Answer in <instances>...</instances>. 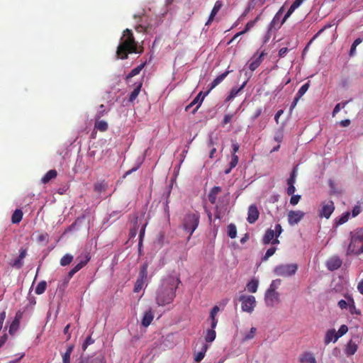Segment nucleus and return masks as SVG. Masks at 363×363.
<instances>
[{
    "label": "nucleus",
    "instance_id": "1",
    "mask_svg": "<svg viewBox=\"0 0 363 363\" xmlns=\"http://www.w3.org/2000/svg\"><path fill=\"white\" fill-rule=\"evenodd\" d=\"M179 277L169 276L164 279L156 291L155 301L159 306H164L173 302L176 290L180 284Z\"/></svg>",
    "mask_w": 363,
    "mask_h": 363
},
{
    "label": "nucleus",
    "instance_id": "2",
    "mask_svg": "<svg viewBox=\"0 0 363 363\" xmlns=\"http://www.w3.org/2000/svg\"><path fill=\"white\" fill-rule=\"evenodd\" d=\"M143 45H138V42L135 40L133 31L128 28L124 30L117 48V57L125 60L128 58V54H141L143 52Z\"/></svg>",
    "mask_w": 363,
    "mask_h": 363
},
{
    "label": "nucleus",
    "instance_id": "3",
    "mask_svg": "<svg viewBox=\"0 0 363 363\" xmlns=\"http://www.w3.org/2000/svg\"><path fill=\"white\" fill-rule=\"evenodd\" d=\"M200 220V215L198 212L186 213L183 219L182 225L185 231L189 233L188 240L199 226Z\"/></svg>",
    "mask_w": 363,
    "mask_h": 363
},
{
    "label": "nucleus",
    "instance_id": "4",
    "mask_svg": "<svg viewBox=\"0 0 363 363\" xmlns=\"http://www.w3.org/2000/svg\"><path fill=\"white\" fill-rule=\"evenodd\" d=\"M350 242L347 250V255H355L357 252L355 243L363 241V228H357L350 234Z\"/></svg>",
    "mask_w": 363,
    "mask_h": 363
},
{
    "label": "nucleus",
    "instance_id": "5",
    "mask_svg": "<svg viewBox=\"0 0 363 363\" xmlns=\"http://www.w3.org/2000/svg\"><path fill=\"white\" fill-rule=\"evenodd\" d=\"M297 269L296 264H280L274 268V272L277 276L288 277L295 274Z\"/></svg>",
    "mask_w": 363,
    "mask_h": 363
},
{
    "label": "nucleus",
    "instance_id": "6",
    "mask_svg": "<svg viewBox=\"0 0 363 363\" xmlns=\"http://www.w3.org/2000/svg\"><path fill=\"white\" fill-rule=\"evenodd\" d=\"M239 300L242 303V310L243 311L251 313L254 311V308L256 306V300L255 296L251 295H242L240 296Z\"/></svg>",
    "mask_w": 363,
    "mask_h": 363
},
{
    "label": "nucleus",
    "instance_id": "7",
    "mask_svg": "<svg viewBox=\"0 0 363 363\" xmlns=\"http://www.w3.org/2000/svg\"><path fill=\"white\" fill-rule=\"evenodd\" d=\"M264 301L267 306L274 307L281 302L279 293L267 290L264 294Z\"/></svg>",
    "mask_w": 363,
    "mask_h": 363
},
{
    "label": "nucleus",
    "instance_id": "8",
    "mask_svg": "<svg viewBox=\"0 0 363 363\" xmlns=\"http://www.w3.org/2000/svg\"><path fill=\"white\" fill-rule=\"evenodd\" d=\"M335 210L333 201H324L321 203V208L319 210L318 216L321 218H329Z\"/></svg>",
    "mask_w": 363,
    "mask_h": 363
},
{
    "label": "nucleus",
    "instance_id": "9",
    "mask_svg": "<svg viewBox=\"0 0 363 363\" xmlns=\"http://www.w3.org/2000/svg\"><path fill=\"white\" fill-rule=\"evenodd\" d=\"M106 113V110H103V111H98L95 115L94 128L101 132L107 130L108 128L107 122L99 120Z\"/></svg>",
    "mask_w": 363,
    "mask_h": 363
},
{
    "label": "nucleus",
    "instance_id": "10",
    "mask_svg": "<svg viewBox=\"0 0 363 363\" xmlns=\"http://www.w3.org/2000/svg\"><path fill=\"white\" fill-rule=\"evenodd\" d=\"M305 213L301 211H290L288 213V222L290 225H294L300 222Z\"/></svg>",
    "mask_w": 363,
    "mask_h": 363
},
{
    "label": "nucleus",
    "instance_id": "11",
    "mask_svg": "<svg viewBox=\"0 0 363 363\" xmlns=\"http://www.w3.org/2000/svg\"><path fill=\"white\" fill-rule=\"evenodd\" d=\"M209 93V91L206 92L203 95V92L200 91L198 95L194 99V100L186 107V111H188L191 107L196 104V108L192 111V113L194 114L199 108L201 106L205 96Z\"/></svg>",
    "mask_w": 363,
    "mask_h": 363
},
{
    "label": "nucleus",
    "instance_id": "12",
    "mask_svg": "<svg viewBox=\"0 0 363 363\" xmlns=\"http://www.w3.org/2000/svg\"><path fill=\"white\" fill-rule=\"evenodd\" d=\"M342 264V260L337 256H333L329 258L326 262V267L330 271H335L339 269Z\"/></svg>",
    "mask_w": 363,
    "mask_h": 363
},
{
    "label": "nucleus",
    "instance_id": "13",
    "mask_svg": "<svg viewBox=\"0 0 363 363\" xmlns=\"http://www.w3.org/2000/svg\"><path fill=\"white\" fill-rule=\"evenodd\" d=\"M259 216V212L257 207L255 204H252L249 206L247 212V221L250 223H254L258 220Z\"/></svg>",
    "mask_w": 363,
    "mask_h": 363
},
{
    "label": "nucleus",
    "instance_id": "14",
    "mask_svg": "<svg viewBox=\"0 0 363 363\" xmlns=\"http://www.w3.org/2000/svg\"><path fill=\"white\" fill-rule=\"evenodd\" d=\"M90 258L89 254H84V256L81 255L78 257L77 260L79 261L72 269H74L76 272H79L89 262Z\"/></svg>",
    "mask_w": 363,
    "mask_h": 363
},
{
    "label": "nucleus",
    "instance_id": "15",
    "mask_svg": "<svg viewBox=\"0 0 363 363\" xmlns=\"http://www.w3.org/2000/svg\"><path fill=\"white\" fill-rule=\"evenodd\" d=\"M300 363H316L315 355L311 352H305L299 356Z\"/></svg>",
    "mask_w": 363,
    "mask_h": 363
},
{
    "label": "nucleus",
    "instance_id": "16",
    "mask_svg": "<svg viewBox=\"0 0 363 363\" xmlns=\"http://www.w3.org/2000/svg\"><path fill=\"white\" fill-rule=\"evenodd\" d=\"M222 6H223V3L221 1L218 0L215 3L214 6H213V9L211 10V13L209 15L208 19L207 22L206 23V26L211 23V22L213 21L215 16H216V14L220 11V9H221Z\"/></svg>",
    "mask_w": 363,
    "mask_h": 363
},
{
    "label": "nucleus",
    "instance_id": "17",
    "mask_svg": "<svg viewBox=\"0 0 363 363\" xmlns=\"http://www.w3.org/2000/svg\"><path fill=\"white\" fill-rule=\"evenodd\" d=\"M339 337L340 335H337L334 329L328 330L325 335L324 343L325 345H328L331 342H335Z\"/></svg>",
    "mask_w": 363,
    "mask_h": 363
},
{
    "label": "nucleus",
    "instance_id": "18",
    "mask_svg": "<svg viewBox=\"0 0 363 363\" xmlns=\"http://www.w3.org/2000/svg\"><path fill=\"white\" fill-rule=\"evenodd\" d=\"M266 55L264 51H262L258 57L253 60L249 65V69L251 71H255L262 62L264 57Z\"/></svg>",
    "mask_w": 363,
    "mask_h": 363
},
{
    "label": "nucleus",
    "instance_id": "19",
    "mask_svg": "<svg viewBox=\"0 0 363 363\" xmlns=\"http://www.w3.org/2000/svg\"><path fill=\"white\" fill-rule=\"evenodd\" d=\"M154 318V315L152 311V309L150 308L148 311H147L142 318L141 323L144 327H147L150 325L152 320Z\"/></svg>",
    "mask_w": 363,
    "mask_h": 363
},
{
    "label": "nucleus",
    "instance_id": "20",
    "mask_svg": "<svg viewBox=\"0 0 363 363\" xmlns=\"http://www.w3.org/2000/svg\"><path fill=\"white\" fill-rule=\"evenodd\" d=\"M247 80L245 81L239 87H233L230 90V94L226 98V101H230L235 98L238 94L245 87Z\"/></svg>",
    "mask_w": 363,
    "mask_h": 363
},
{
    "label": "nucleus",
    "instance_id": "21",
    "mask_svg": "<svg viewBox=\"0 0 363 363\" xmlns=\"http://www.w3.org/2000/svg\"><path fill=\"white\" fill-rule=\"evenodd\" d=\"M221 190L222 189L220 186H214L213 188L211 189L208 195V201H210L211 203H216L217 196L220 192H221Z\"/></svg>",
    "mask_w": 363,
    "mask_h": 363
},
{
    "label": "nucleus",
    "instance_id": "22",
    "mask_svg": "<svg viewBox=\"0 0 363 363\" xmlns=\"http://www.w3.org/2000/svg\"><path fill=\"white\" fill-rule=\"evenodd\" d=\"M357 345L352 340H350L346 346L345 352L347 356H351L354 354L357 350Z\"/></svg>",
    "mask_w": 363,
    "mask_h": 363
},
{
    "label": "nucleus",
    "instance_id": "23",
    "mask_svg": "<svg viewBox=\"0 0 363 363\" xmlns=\"http://www.w3.org/2000/svg\"><path fill=\"white\" fill-rule=\"evenodd\" d=\"M74 345H69L67 346V348L65 352H64L62 354V363H70V356L74 350Z\"/></svg>",
    "mask_w": 363,
    "mask_h": 363
},
{
    "label": "nucleus",
    "instance_id": "24",
    "mask_svg": "<svg viewBox=\"0 0 363 363\" xmlns=\"http://www.w3.org/2000/svg\"><path fill=\"white\" fill-rule=\"evenodd\" d=\"M147 268L148 264L147 262H145L140 266L138 277L137 279L147 281Z\"/></svg>",
    "mask_w": 363,
    "mask_h": 363
},
{
    "label": "nucleus",
    "instance_id": "25",
    "mask_svg": "<svg viewBox=\"0 0 363 363\" xmlns=\"http://www.w3.org/2000/svg\"><path fill=\"white\" fill-rule=\"evenodd\" d=\"M57 175V172L55 169H50L42 177L41 182L43 184H47L51 179H55Z\"/></svg>",
    "mask_w": 363,
    "mask_h": 363
},
{
    "label": "nucleus",
    "instance_id": "26",
    "mask_svg": "<svg viewBox=\"0 0 363 363\" xmlns=\"http://www.w3.org/2000/svg\"><path fill=\"white\" fill-rule=\"evenodd\" d=\"M23 211L21 209H16L11 216V223L13 224L19 223L23 218Z\"/></svg>",
    "mask_w": 363,
    "mask_h": 363
},
{
    "label": "nucleus",
    "instance_id": "27",
    "mask_svg": "<svg viewBox=\"0 0 363 363\" xmlns=\"http://www.w3.org/2000/svg\"><path fill=\"white\" fill-rule=\"evenodd\" d=\"M229 74V71H225V72L222 73L219 76H218L211 83V87L209 89V91L214 89L217 85H218L223 80L228 76Z\"/></svg>",
    "mask_w": 363,
    "mask_h": 363
},
{
    "label": "nucleus",
    "instance_id": "28",
    "mask_svg": "<svg viewBox=\"0 0 363 363\" xmlns=\"http://www.w3.org/2000/svg\"><path fill=\"white\" fill-rule=\"evenodd\" d=\"M274 237H276L274 230L272 229H268L264 235L263 243L264 245L269 244Z\"/></svg>",
    "mask_w": 363,
    "mask_h": 363
},
{
    "label": "nucleus",
    "instance_id": "29",
    "mask_svg": "<svg viewBox=\"0 0 363 363\" xmlns=\"http://www.w3.org/2000/svg\"><path fill=\"white\" fill-rule=\"evenodd\" d=\"M107 188L108 184L104 182H96L94 184V191L98 194H101L102 192H104L107 189Z\"/></svg>",
    "mask_w": 363,
    "mask_h": 363
},
{
    "label": "nucleus",
    "instance_id": "30",
    "mask_svg": "<svg viewBox=\"0 0 363 363\" xmlns=\"http://www.w3.org/2000/svg\"><path fill=\"white\" fill-rule=\"evenodd\" d=\"M259 282L256 279H252L247 284V290L250 293H255L257 291Z\"/></svg>",
    "mask_w": 363,
    "mask_h": 363
},
{
    "label": "nucleus",
    "instance_id": "31",
    "mask_svg": "<svg viewBox=\"0 0 363 363\" xmlns=\"http://www.w3.org/2000/svg\"><path fill=\"white\" fill-rule=\"evenodd\" d=\"M208 346L206 344L203 345L201 350L194 357V360L196 362H199L203 359L205 354L208 350Z\"/></svg>",
    "mask_w": 363,
    "mask_h": 363
},
{
    "label": "nucleus",
    "instance_id": "32",
    "mask_svg": "<svg viewBox=\"0 0 363 363\" xmlns=\"http://www.w3.org/2000/svg\"><path fill=\"white\" fill-rule=\"evenodd\" d=\"M260 16L261 14H259L254 20L247 22V24L245 25L244 30L241 31V33L245 34L247 32H248L252 28H253L256 23L259 20Z\"/></svg>",
    "mask_w": 363,
    "mask_h": 363
},
{
    "label": "nucleus",
    "instance_id": "33",
    "mask_svg": "<svg viewBox=\"0 0 363 363\" xmlns=\"http://www.w3.org/2000/svg\"><path fill=\"white\" fill-rule=\"evenodd\" d=\"M73 256L70 254H65L60 261V265L65 267L69 265L73 260Z\"/></svg>",
    "mask_w": 363,
    "mask_h": 363
},
{
    "label": "nucleus",
    "instance_id": "34",
    "mask_svg": "<svg viewBox=\"0 0 363 363\" xmlns=\"http://www.w3.org/2000/svg\"><path fill=\"white\" fill-rule=\"evenodd\" d=\"M47 283L45 281H40L35 287V292L38 295L43 294L46 289Z\"/></svg>",
    "mask_w": 363,
    "mask_h": 363
},
{
    "label": "nucleus",
    "instance_id": "35",
    "mask_svg": "<svg viewBox=\"0 0 363 363\" xmlns=\"http://www.w3.org/2000/svg\"><path fill=\"white\" fill-rule=\"evenodd\" d=\"M142 84L140 83L133 91H131L129 96V101L133 102L138 97L140 94Z\"/></svg>",
    "mask_w": 363,
    "mask_h": 363
},
{
    "label": "nucleus",
    "instance_id": "36",
    "mask_svg": "<svg viewBox=\"0 0 363 363\" xmlns=\"http://www.w3.org/2000/svg\"><path fill=\"white\" fill-rule=\"evenodd\" d=\"M216 336V333L215 330L209 329L207 330L206 335H205V340L207 342H212Z\"/></svg>",
    "mask_w": 363,
    "mask_h": 363
},
{
    "label": "nucleus",
    "instance_id": "37",
    "mask_svg": "<svg viewBox=\"0 0 363 363\" xmlns=\"http://www.w3.org/2000/svg\"><path fill=\"white\" fill-rule=\"evenodd\" d=\"M228 235L230 238H235L237 236V228L235 224L230 223L228 225Z\"/></svg>",
    "mask_w": 363,
    "mask_h": 363
},
{
    "label": "nucleus",
    "instance_id": "38",
    "mask_svg": "<svg viewBox=\"0 0 363 363\" xmlns=\"http://www.w3.org/2000/svg\"><path fill=\"white\" fill-rule=\"evenodd\" d=\"M144 66H145V64H141V65H138V67H135L134 69H133L129 72V74L127 75V79L133 77L134 76L138 74L141 72V70L143 69Z\"/></svg>",
    "mask_w": 363,
    "mask_h": 363
},
{
    "label": "nucleus",
    "instance_id": "39",
    "mask_svg": "<svg viewBox=\"0 0 363 363\" xmlns=\"http://www.w3.org/2000/svg\"><path fill=\"white\" fill-rule=\"evenodd\" d=\"M309 86H310L309 82H308L306 84H304L303 85H302L301 87L298 89L296 96L301 99L304 95V94L308 91V89H309Z\"/></svg>",
    "mask_w": 363,
    "mask_h": 363
},
{
    "label": "nucleus",
    "instance_id": "40",
    "mask_svg": "<svg viewBox=\"0 0 363 363\" xmlns=\"http://www.w3.org/2000/svg\"><path fill=\"white\" fill-rule=\"evenodd\" d=\"M145 282L146 281L137 279L134 285L133 292L138 293L143 289Z\"/></svg>",
    "mask_w": 363,
    "mask_h": 363
},
{
    "label": "nucleus",
    "instance_id": "41",
    "mask_svg": "<svg viewBox=\"0 0 363 363\" xmlns=\"http://www.w3.org/2000/svg\"><path fill=\"white\" fill-rule=\"evenodd\" d=\"M135 29L137 32L141 33H148L149 30L150 29V26L149 25H145L143 23L138 24L135 26Z\"/></svg>",
    "mask_w": 363,
    "mask_h": 363
},
{
    "label": "nucleus",
    "instance_id": "42",
    "mask_svg": "<svg viewBox=\"0 0 363 363\" xmlns=\"http://www.w3.org/2000/svg\"><path fill=\"white\" fill-rule=\"evenodd\" d=\"M277 250V247H271L270 248H269L264 256L262 257V260L263 261H267L270 257H272L276 252Z\"/></svg>",
    "mask_w": 363,
    "mask_h": 363
},
{
    "label": "nucleus",
    "instance_id": "43",
    "mask_svg": "<svg viewBox=\"0 0 363 363\" xmlns=\"http://www.w3.org/2000/svg\"><path fill=\"white\" fill-rule=\"evenodd\" d=\"M280 284H281V279H278L273 280L272 281V283L270 284L269 287L268 288L267 290L277 291L276 290L278 289V287Z\"/></svg>",
    "mask_w": 363,
    "mask_h": 363
},
{
    "label": "nucleus",
    "instance_id": "44",
    "mask_svg": "<svg viewBox=\"0 0 363 363\" xmlns=\"http://www.w3.org/2000/svg\"><path fill=\"white\" fill-rule=\"evenodd\" d=\"M349 308H350V312L352 314H357V315L360 314V311L359 309L356 308L355 305H354V301L353 299H351V303H349Z\"/></svg>",
    "mask_w": 363,
    "mask_h": 363
},
{
    "label": "nucleus",
    "instance_id": "45",
    "mask_svg": "<svg viewBox=\"0 0 363 363\" xmlns=\"http://www.w3.org/2000/svg\"><path fill=\"white\" fill-rule=\"evenodd\" d=\"M94 342V340L91 338V336H88V337L86 338V340H85L84 342V343H83V345H82V350H83L84 351H85V350H86L87 347H88L89 345L93 344Z\"/></svg>",
    "mask_w": 363,
    "mask_h": 363
},
{
    "label": "nucleus",
    "instance_id": "46",
    "mask_svg": "<svg viewBox=\"0 0 363 363\" xmlns=\"http://www.w3.org/2000/svg\"><path fill=\"white\" fill-rule=\"evenodd\" d=\"M294 11L295 9H293V7L291 6L289 10L287 11L286 13L284 15L281 22V25L284 24L286 22V21L291 16V15L294 13Z\"/></svg>",
    "mask_w": 363,
    "mask_h": 363
},
{
    "label": "nucleus",
    "instance_id": "47",
    "mask_svg": "<svg viewBox=\"0 0 363 363\" xmlns=\"http://www.w3.org/2000/svg\"><path fill=\"white\" fill-rule=\"evenodd\" d=\"M238 160H239L238 156L237 155L232 154L231 161L230 162V168L235 167L238 163Z\"/></svg>",
    "mask_w": 363,
    "mask_h": 363
},
{
    "label": "nucleus",
    "instance_id": "48",
    "mask_svg": "<svg viewBox=\"0 0 363 363\" xmlns=\"http://www.w3.org/2000/svg\"><path fill=\"white\" fill-rule=\"evenodd\" d=\"M233 116H234L233 113H232V114H225L224 116V117H223V121L221 122V124L223 125H225L230 123V121H231L232 118H233Z\"/></svg>",
    "mask_w": 363,
    "mask_h": 363
},
{
    "label": "nucleus",
    "instance_id": "49",
    "mask_svg": "<svg viewBox=\"0 0 363 363\" xmlns=\"http://www.w3.org/2000/svg\"><path fill=\"white\" fill-rule=\"evenodd\" d=\"M362 211V207L359 205H356L353 207L352 211V217L357 216Z\"/></svg>",
    "mask_w": 363,
    "mask_h": 363
},
{
    "label": "nucleus",
    "instance_id": "50",
    "mask_svg": "<svg viewBox=\"0 0 363 363\" xmlns=\"http://www.w3.org/2000/svg\"><path fill=\"white\" fill-rule=\"evenodd\" d=\"M301 199L300 195H291V199H290V203L293 206L296 205Z\"/></svg>",
    "mask_w": 363,
    "mask_h": 363
},
{
    "label": "nucleus",
    "instance_id": "51",
    "mask_svg": "<svg viewBox=\"0 0 363 363\" xmlns=\"http://www.w3.org/2000/svg\"><path fill=\"white\" fill-rule=\"evenodd\" d=\"M347 330H348L347 326L345 325H342L340 327L337 333H336L337 334V335H340V337H341V336L344 335L347 332Z\"/></svg>",
    "mask_w": 363,
    "mask_h": 363
},
{
    "label": "nucleus",
    "instance_id": "52",
    "mask_svg": "<svg viewBox=\"0 0 363 363\" xmlns=\"http://www.w3.org/2000/svg\"><path fill=\"white\" fill-rule=\"evenodd\" d=\"M255 332H256V328L252 327L250 329V333H248L247 335H245L244 340H247L252 339L255 336Z\"/></svg>",
    "mask_w": 363,
    "mask_h": 363
},
{
    "label": "nucleus",
    "instance_id": "53",
    "mask_svg": "<svg viewBox=\"0 0 363 363\" xmlns=\"http://www.w3.org/2000/svg\"><path fill=\"white\" fill-rule=\"evenodd\" d=\"M280 17L279 16V13H276L274 17L273 18L272 21H271L269 24V30H272L273 28L275 27L276 24L279 21Z\"/></svg>",
    "mask_w": 363,
    "mask_h": 363
},
{
    "label": "nucleus",
    "instance_id": "54",
    "mask_svg": "<svg viewBox=\"0 0 363 363\" xmlns=\"http://www.w3.org/2000/svg\"><path fill=\"white\" fill-rule=\"evenodd\" d=\"M138 223V218L136 217L135 221V226L133 228L130 229V238H135L138 233V228L136 227Z\"/></svg>",
    "mask_w": 363,
    "mask_h": 363
},
{
    "label": "nucleus",
    "instance_id": "55",
    "mask_svg": "<svg viewBox=\"0 0 363 363\" xmlns=\"http://www.w3.org/2000/svg\"><path fill=\"white\" fill-rule=\"evenodd\" d=\"M145 226H146V224L144 225L142 228L140 229V234H139V238H140V240H139V243H138V246H139V248L142 246L143 245V238L144 236V234H145Z\"/></svg>",
    "mask_w": 363,
    "mask_h": 363
},
{
    "label": "nucleus",
    "instance_id": "56",
    "mask_svg": "<svg viewBox=\"0 0 363 363\" xmlns=\"http://www.w3.org/2000/svg\"><path fill=\"white\" fill-rule=\"evenodd\" d=\"M219 310L220 309H219L218 306H213L210 312V318H216V315L218 313V312L219 311Z\"/></svg>",
    "mask_w": 363,
    "mask_h": 363
},
{
    "label": "nucleus",
    "instance_id": "57",
    "mask_svg": "<svg viewBox=\"0 0 363 363\" xmlns=\"http://www.w3.org/2000/svg\"><path fill=\"white\" fill-rule=\"evenodd\" d=\"M274 233L276 235V238H278L282 233L283 230L281 225L280 224H277L274 228Z\"/></svg>",
    "mask_w": 363,
    "mask_h": 363
},
{
    "label": "nucleus",
    "instance_id": "58",
    "mask_svg": "<svg viewBox=\"0 0 363 363\" xmlns=\"http://www.w3.org/2000/svg\"><path fill=\"white\" fill-rule=\"evenodd\" d=\"M12 266L14 267H16L18 269L21 268L23 266V261L22 259H20V258H17L13 261V263L12 264Z\"/></svg>",
    "mask_w": 363,
    "mask_h": 363
},
{
    "label": "nucleus",
    "instance_id": "59",
    "mask_svg": "<svg viewBox=\"0 0 363 363\" xmlns=\"http://www.w3.org/2000/svg\"><path fill=\"white\" fill-rule=\"evenodd\" d=\"M18 320L16 318L13 323H11L9 329V333H12L13 330H16L17 328L18 327Z\"/></svg>",
    "mask_w": 363,
    "mask_h": 363
},
{
    "label": "nucleus",
    "instance_id": "60",
    "mask_svg": "<svg viewBox=\"0 0 363 363\" xmlns=\"http://www.w3.org/2000/svg\"><path fill=\"white\" fill-rule=\"evenodd\" d=\"M299 100H300V98H298V96H295V97L294 99V101L291 103V106L289 108V111H290L291 113L293 111L294 108L296 106V105H297V104H298Z\"/></svg>",
    "mask_w": 363,
    "mask_h": 363
},
{
    "label": "nucleus",
    "instance_id": "61",
    "mask_svg": "<svg viewBox=\"0 0 363 363\" xmlns=\"http://www.w3.org/2000/svg\"><path fill=\"white\" fill-rule=\"evenodd\" d=\"M338 306L341 308V309H345L347 308V306H349V303H347L345 300L342 299L340 300L338 303H337Z\"/></svg>",
    "mask_w": 363,
    "mask_h": 363
},
{
    "label": "nucleus",
    "instance_id": "62",
    "mask_svg": "<svg viewBox=\"0 0 363 363\" xmlns=\"http://www.w3.org/2000/svg\"><path fill=\"white\" fill-rule=\"evenodd\" d=\"M349 215H350L349 213H347L345 215L342 216L340 218V220L338 221V223L339 224H343V223H346L347 221L348 218H349Z\"/></svg>",
    "mask_w": 363,
    "mask_h": 363
},
{
    "label": "nucleus",
    "instance_id": "63",
    "mask_svg": "<svg viewBox=\"0 0 363 363\" xmlns=\"http://www.w3.org/2000/svg\"><path fill=\"white\" fill-rule=\"evenodd\" d=\"M295 191H296V188H295L294 185H288V188L286 190L288 195H293Z\"/></svg>",
    "mask_w": 363,
    "mask_h": 363
},
{
    "label": "nucleus",
    "instance_id": "64",
    "mask_svg": "<svg viewBox=\"0 0 363 363\" xmlns=\"http://www.w3.org/2000/svg\"><path fill=\"white\" fill-rule=\"evenodd\" d=\"M305 0H295L294 2L291 4V6L293 7V9H294L295 10L299 7L301 4Z\"/></svg>",
    "mask_w": 363,
    "mask_h": 363
}]
</instances>
